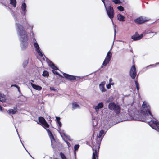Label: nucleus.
I'll return each instance as SVG.
<instances>
[{
    "instance_id": "f257e3e1",
    "label": "nucleus",
    "mask_w": 159,
    "mask_h": 159,
    "mask_svg": "<svg viewBox=\"0 0 159 159\" xmlns=\"http://www.w3.org/2000/svg\"><path fill=\"white\" fill-rule=\"evenodd\" d=\"M17 26L19 35L21 38L22 45V48L23 49H25L27 47L28 44V34L22 25L18 24Z\"/></svg>"
},
{
    "instance_id": "f03ea898",
    "label": "nucleus",
    "mask_w": 159,
    "mask_h": 159,
    "mask_svg": "<svg viewBox=\"0 0 159 159\" xmlns=\"http://www.w3.org/2000/svg\"><path fill=\"white\" fill-rule=\"evenodd\" d=\"M104 134V131L101 130L99 134L96 139V143L95 145L93 144V148H92L93 150H94V152L93 153L92 159H96V157L98 159L99 149L100 148V143L102 141Z\"/></svg>"
},
{
    "instance_id": "7ed1b4c3",
    "label": "nucleus",
    "mask_w": 159,
    "mask_h": 159,
    "mask_svg": "<svg viewBox=\"0 0 159 159\" xmlns=\"http://www.w3.org/2000/svg\"><path fill=\"white\" fill-rule=\"evenodd\" d=\"M109 109L113 111L116 114H119L121 111V108L120 106L116 105L114 102H111L109 103L108 106Z\"/></svg>"
},
{
    "instance_id": "20e7f679",
    "label": "nucleus",
    "mask_w": 159,
    "mask_h": 159,
    "mask_svg": "<svg viewBox=\"0 0 159 159\" xmlns=\"http://www.w3.org/2000/svg\"><path fill=\"white\" fill-rule=\"evenodd\" d=\"M105 8L108 17L113 22L112 19L114 17L115 13L113 7L111 6H110L108 7L107 8L106 7Z\"/></svg>"
},
{
    "instance_id": "39448f33",
    "label": "nucleus",
    "mask_w": 159,
    "mask_h": 159,
    "mask_svg": "<svg viewBox=\"0 0 159 159\" xmlns=\"http://www.w3.org/2000/svg\"><path fill=\"white\" fill-rule=\"evenodd\" d=\"M38 120L39 122L40 123V125L45 129H46L47 128H49V125L47 122L44 117H39L38 118Z\"/></svg>"
},
{
    "instance_id": "423d86ee",
    "label": "nucleus",
    "mask_w": 159,
    "mask_h": 159,
    "mask_svg": "<svg viewBox=\"0 0 159 159\" xmlns=\"http://www.w3.org/2000/svg\"><path fill=\"white\" fill-rule=\"evenodd\" d=\"M142 107L144 109L146 108L145 111L146 114L148 115V114L152 117H153V116L151 113V108L150 106L147 104V103L145 102H143L142 105Z\"/></svg>"
},
{
    "instance_id": "0eeeda50",
    "label": "nucleus",
    "mask_w": 159,
    "mask_h": 159,
    "mask_svg": "<svg viewBox=\"0 0 159 159\" xmlns=\"http://www.w3.org/2000/svg\"><path fill=\"white\" fill-rule=\"evenodd\" d=\"M63 75L64 76L65 78L70 81L74 80H77L80 79V77H76L73 75H69L66 73H64Z\"/></svg>"
},
{
    "instance_id": "6e6552de",
    "label": "nucleus",
    "mask_w": 159,
    "mask_h": 159,
    "mask_svg": "<svg viewBox=\"0 0 159 159\" xmlns=\"http://www.w3.org/2000/svg\"><path fill=\"white\" fill-rule=\"evenodd\" d=\"M137 74L135 66L134 65H133L130 68L129 71V75L132 78H135Z\"/></svg>"
},
{
    "instance_id": "1a4fd4ad",
    "label": "nucleus",
    "mask_w": 159,
    "mask_h": 159,
    "mask_svg": "<svg viewBox=\"0 0 159 159\" xmlns=\"http://www.w3.org/2000/svg\"><path fill=\"white\" fill-rule=\"evenodd\" d=\"M148 21L146 17L140 16L134 20V22L136 23L140 24Z\"/></svg>"
},
{
    "instance_id": "9d476101",
    "label": "nucleus",
    "mask_w": 159,
    "mask_h": 159,
    "mask_svg": "<svg viewBox=\"0 0 159 159\" xmlns=\"http://www.w3.org/2000/svg\"><path fill=\"white\" fill-rule=\"evenodd\" d=\"M143 37V34L139 35L138 32H136L134 34L131 36V39L134 41H137L141 39Z\"/></svg>"
},
{
    "instance_id": "9b49d317",
    "label": "nucleus",
    "mask_w": 159,
    "mask_h": 159,
    "mask_svg": "<svg viewBox=\"0 0 159 159\" xmlns=\"http://www.w3.org/2000/svg\"><path fill=\"white\" fill-rule=\"evenodd\" d=\"M34 46L36 49V51L38 53L40 57H43V54L40 50V48L38 44L36 42H35L34 43Z\"/></svg>"
},
{
    "instance_id": "f8f14e48",
    "label": "nucleus",
    "mask_w": 159,
    "mask_h": 159,
    "mask_svg": "<svg viewBox=\"0 0 159 159\" xmlns=\"http://www.w3.org/2000/svg\"><path fill=\"white\" fill-rule=\"evenodd\" d=\"M105 84V82H102L101 83L99 84V87L100 90L102 92H105L106 91V89H105L104 85Z\"/></svg>"
},
{
    "instance_id": "ddd939ff",
    "label": "nucleus",
    "mask_w": 159,
    "mask_h": 159,
    "mask_svg": "<svg viewBox=\"0 0 159 159\" xmlns=\"http://www.w3.org/2000/svg\"><path fill=\"white\" fill-rule=\"evenodd\" d=\"M31 84L32 87L34 89H35V90H37L38 91H40L42 89V87L38 85H37L36 84H34L32 83H31Z\"/></svg>"
},
{
    "instance_id": "4468645a",
    "label": "nucleus",
    "mask_w": 159,
    "mask_h": 159,
    "mask_svg": "<svg viewBox=\"0 0 159 159\" xmlns=\"http://www.w3.org/2000/svg\"><path fill=\"white\" fill-rule=\"evenodd\" d=\"M117 17L118 20L119 21H124L125 20V17L121 14H118Z\"/></svg>"
},
{
    "instance_id": "2eb2a0df",
    "label": "nucleus",
    "mask_w": 159,
    "mask_h": 159,
    "mask_svg": "<svg viewBox=\"0 0 159 159\" xmlns=\"http://www.w3.org/2000/svg\"><path fill=\"white\" fill-rule=\"evenodd\" d=\"M103 107V103L102 102L99 103L98 105L95 107V110L96 112H98L99 109L102 108Z\"/></svg>"
},
{
    "instance_id": "dca6fc26",
    "label": "nucleus",
    "mask_w": 159,
    "mask_h": 159,
    "mask_svg": "<svg viewBox=\"0 0 159 159\" xmlns=\"http://www.w3.org/2000/svg\"><path fill=\"white\" fill-rule=\"evenodd\" d=\"M72 108L73 109L76 108H80V107L79 105L77 104L76 102H74L72 103Z\"/></svg>"
},
{
    "instance_id": "f3484780",
    "label": "nucleus",
    "mask_w": 159,
    "mask_h": 159,
    "mask_svg": "<svg viewBox=\"0 0 159 159\" xmlns=\"http://www.w3.org/2000/svg\"><path fill=\"white\" fill-rule=\"evenodd\" d=\"M8 111L9 114H15L17 112V108H14V109H9L8 110Z\"/></svg>"
},
{
    "instance_id": "a211bd4d",
    "label": "nucleus",
    "mask_w": 159,
    "mask_h": 159,
    "mask_svg": "<svg viewBox=\"0 0 159 159\" xmlns=\"http://www.w3.org/2000/svg\"><path fill=\"white\" fill-rule=\"evenodd\" d=\"M111 59L106 57L102 63V65L103 66H106L109 63Z\"/></svg>"
},
{
    "instance_id": "6ab92c4d",
    "label": "nucleus",
    "mask_w": 159,
    "mask_h": 159,
    "mask_svg": "<svg viewBox=\"0 0 159 159\" xmlns=\"http://www.w3.org/2000/svg\"><path fill=\"white\" fill-rule=\"evenodd\" d=\"M49 65L52 69L55 70H57L58 69V68L51 61L49 63Z\"/></svg>"
},
{
    "instance_id": "aec40b11",
    "label": "nucleus",
    "mask_w": 159,
    "mask_h": 159,
    "mask_svg": "<svg viewBox=\"0 0 159 159\" xmlns=\"http://www.w3.org/2000/svg\"><path fill=\"white\" fill-rule=\"evenodd\" d=\"M6 100L5 96L4 95L0 94V102H4Z\"/></svg>"
},
{
    "instance_id": "412c9836",
    "label": "nucleus",
    "mask_w": 159,
    "mask_h": 159,
    "mask_svg": "<svg viewBox=\"0 0 159 159\" xmlns=\"http://www.w3.org/2000/svg\"><path fill=\"white\" fill-rule=\"evenodd\" d=\"M26 4L25 3H23L22 5L21 8L22 10L23 11L25 12L24 13V15H25V11H26Z\"/></svg>"
},
{
    "instance_id": "4be33fe9",
    "label": "nucleus",
    "mask_w": 159,
    "mask_h": 159,
    "mask_svg": "<svg viewBox=\"0 0 159 159\" xmlns=\"http://www.w3.org/2000/svg\"><path fill=\"white\" fill-rule=\"evenodd\" d=\"M154 125H155L156 126H157V128L158 129V130L159 131V123L156 121L153 120L152 123Z\"/></svg>"
},
{
    "instance_id": "5701e85b",
    "label": "nucleus",
    "mask_w": 159,
    "mask_h": 159,
    "mask_svg": "<svg viewBox=\"0 0 159 159\" xmlns=\"http://www.w3.org/2000/svg\"><path fill=\"white\" fill-rule=\"evenodd\" d=\"M10 4L12 5L14 7H16V0H10Z\"/></svg>"
},
{
    "instance_id": "b1692460",
    "label": "nucleus",
    "mask_w": 159,
    "mask_h": 159,
    "mask_svg": "<svg viewBox=\"0 0 159 159\" xmlns=\"http://www.w3.org/2000/svg\"><path fill=\"white\" fill-rule=\"evenodd\" d=\"M47 131L50 137H51L52 138L54 139V137L53 135V134L51 131L48 129H45Z\"/></svg>"
},
{
    "instance_id": "393cba45",
    "label": "nucleus",
    "mask_w": 159,
    "mask_h": 159,
    "mask_svg": "<svg viewBox=\"0 0 159 159\" xmlns=\"http://www.w3.org/2000/svg\"><path fill=\"white\" fill-rule=\"evenodd\" d=\"M42 75L44 77H48L49 75V74L48 71L45 70L43 72Z\"/></svg>"
},
{
    "instance_id": "a878e982",
    "label": "nucleus",
    "mask_w": 159,
    "mask_h": 159,
    "mask_svg": "<svg viewBox=\"0 0 159 159\" xmlns=\"http://www.w3.org/2000/svg\"><path fill=\"white\" fill-rule=\"evenodd\" d=\"M111 56H112V53H111V52L110 51H109L108 52L106 57L107 58H109L111 59Z\"/></svg>"
},
{
    "instance_id": "bb28decb",
    "label": "nucleus",
    "mask_w": 159,
    "mask_h": 159,
    "mask_svg": "<svg viewBox=\"0 0 159 159\" xmlns=\"http://www.w3.org/2000/svg\"><path fill=\"white\" fill-rule=\"evenodd\" d=\"M60 156L62 159H67L66 156L62 152L60 153Z\"/></svg>"
},
{
    "instance_id": "cd10ccee",
    "label": "nucleus",
    "mask_w": 159,
    "mask_h": 159,
    "mask_svg": "<svg viewBox=\"0 0 159 159\" xmlns=\"http://www.w3.org/2000/svg\"><path fill=\"white\" fill-rule=\"evenodd\" d=\"M135 85H136V87L137 90L138 92L139 90V84L137 80H135Z\"/></svg>"
},
{
    "instance_id": "c85d7f7f",
    "label": "nucleus",
    "mask_w": 159,
    "mask_h": 159,
    "mask_svg": "<svg viewBox=\"0 0 159 159\" xmlns=\"http://www.w3.org/2000/svg\"><path fill=\"white\" fill-rule=\"evenodd\" d=\"M117 8L119 10L121 11H123L124 10L123 7L121 6L118 7Z\"/></svg>"
},
{
    "instance_id": "c756f323",
    "label": "nucleus",
    "mask_w": 159,
    "mask_h": 159,
    "mask_svg": "<svg viewBox=\"0 0 159 159\" xmlns=\"http://www.w3.org/2000/svg\"><path fill=\"white\" fill-rule=\"evenodd\" d=\"M79 147V145L78 144H76L74 146V149L75 151H77Z\"/></svg>"
},
{
    "instance_id": "7c9ffc66",
    "label": "nucleus",
    "mask_w": 159,
    "mask_h": 159,
    "mask_svg": "<svg viewBox=\"0 0 159 159\" xmlns=\"http://www.w3.org/2000/svg\"><path fill=\"white\" fill-rule=\"evenodd\" d=\"M52 72L54 74H56L58 75H59L60 77H62V76L57 72L54 70H52Z\"/></svg>"
},
{
    "instance_id": "2f4dec72",
    "label": "nucleus",
    "mask_w": 159,
    "mask_h": 159,
    "mask_svg": "<svg viewBox=\"0 0 159 159\" xmlns=\"http://www.w3.org/2000/svg\"><path fill=\"white\" fill-rule=\"evenodd\" d=\"M114 84V83H110L109 84L107 85V87L108 89H109L111 87V85H113Z\"/></svg>"
},
{
    "instance_id": "473e14b6",
    "label": "nucleus",
    "mask_w": 159,
    "mask_h": 159,
    "mask_svg": "<svg viewBox=\"0 0 159 159\" xmlns=\"http://www.w3.org/2000/svg\"><path fill=\"white\" fill-rule=\"evenodd\" d=\"M94 134H95V132L93 131V135H92L91 137V140H92V142H93V141L94 138ZM92 144L93 145V144L94 145V144H93V143H92Z\"/></svg>"
},
{
    "instance_id": "72a5a7b5",
    "label": "nucleus",
    "mask_w": 159,
    "mask_h": 159,
    "mask_svg": "<svg viewBox=\"0 0 159 159\" xmlns=\"http://www.w3.org/2000/svg\"><path fill=\"white\" fill-rule=\"evenodd\" d=\"M150 125L153 129H155L157 128V126H156L154 124L152 123L149 124Z\"/></svg>"
},
{
    "instance_id": "f704fd0d",
    "label": "nucleus",
    "mask_w": 159,
    "mask_h": 159,
    "mask_svg": "<svg viewBox=\"0 0 159 159\" xmlns=\"http://www.w3.org/2000/svg\"><path fill=\"white\" fill-rule=\"evenodd\" d=\"M112 2H114L115 4H117L119 3L120 0H113L112 1Z\"/></svg>"
},
{
    "instance_id": "c9c22d12",
    "label": "nucleus",
    "mask_w": 159,
    "mask_h": 159,
    "mask_svg": "<svg viewBox=\"0 0 159 159\" xmlns=\"http://www.w3.org/2000/svg\"><path fill=\"white\" fill-rule=\"evenodd\" d=\"M65 142H66V143L67 144L68 146L69 147H70L71 146V144L69 142H68L67 141H65Z\"/></svg>"
},
{
    "instance_id": "e433bc0d",
    "label": "nucleus",
    "mask_w": 159,
    "mask_h": 159,
    "mask_svg": "<svg viewBox=\"0 0 159 159\" xmlns=\"http://www.w3.org/2000/svg\"><path fill=\"white\" fill-rule=\"evenodd\" d=\"M27 63H28L27 62H25V64L24 63L23 64V66L24 67H25L26 66V65H27Z\"/></svg>"
},
{
    "instance_id": "4c0bfd02",
    "label": "nucleus",
    "mask_w": 159,
    "mask_h": 159,
    "mask_svg": "<svg viewBox=\"0 0 159 159\" xmlns=\"http://www.w3.org/2000/svg\"><path fill=\"white\" fill-rule=\"evenodd\" d=\"M11 86H14L16 87L17 88H19V86L18 85H17L16 84L12 85Z\"/></svg>"
},
{
    "instance_id": "58836bf2",
    "label": "nucleus",
    "mask_w": 159,
    "mask_h": 159,
    "mask_svg": "<svg viewBox=\"0 0 159 159\" xmlns=\"http://www.w3.org/2000/svg\"><path fill=\"white\" fill-rule=\"evenodd\" d=\"M50 89L51 90H53V91H56V89H54V88L53 87H50Z\"/></svg>"
},
{
    "instance_id": "ea45409f",
    "label": "nucleus",
    "mask_w": 159,
    "mask_h": 159,
    "mask_svg": "<svg viewBox=\"0 0 159 159\" xmlns=\"http://www.w3.org/2000/svg\"><path fill=\"white\" fill-rule=\"evenodd\" d=\"M57 123H58V124L59 125V127H61L62 124H61V122L60 121V122H58Z\"/></svg>"
},
{
    "instance_id": "a19ab883",
    "label": "nucleus",
    "mask_w": 159,
    "mask_h": 159,
    "mask_svg": "<svg viewBox=\"0 0 159 159\" xmlns=\"http://www.w3.org/2000/svg\"><path fill=\"white\" fill-rule=\"evenodd\" d=\"M56 119L57 121L60 120V117H56Z\"/></svg>"
},
{
    "instance_id": "79ce46f5",
    "label": "nucleus",
    "mask_w": 159,
    "mask_h": 159,
    "mask_svg": "<svg viewBox=\"0 0 159 159\" xmlns=\"http://www.w3.org/2000/svg\"><path fill=\"white\" fill-rule=\"evenodd\" d=\"M112 81V78H110L109 79V81L110 83H111V82Z\"/></svg>"
},
{
    "instance_id": "37998d69",
    "label": "nucleus",
    "mask_w": 159,
    "mask_h": 159,
    "mask_svg": "<svg viewBox=\"0 0 159 159\" xmlns=\"http://www.w3.org/2000/svg\"><path fill=\"white\" fill-rule=\"evenodd\" d=\"M105 0H102V2H103V3L104 4V6H105V7H106V5H105V2H104Z\"/></svg>"
},
{
    "instance_id": "c03bdc74",
    "label": "nucleus",
    "mask_w": 159,
    "mask_h": 159,
    "mask_svg": "<svg viewBox=\"0 0 159 159\" xmlns=\"http://www.w3.org/2000/svg\"><path fill=\"white\" fill-rule=\"evenodd\" d=\"M17 89H18V91L19 92H20V87H19V88H18Z\"/></svg>"
},
{
    "instance_id": "a18cd8bd",
    "label": "nucleus",
    "mask_w": 159,
    "mask_h": 159,
    "mask_svg": "<svg viewBox=\"0 0 159 159\" xmlns=\"http://www.w3.org/2000/svg\"><path fill=\"white\" fill-rule=\"evenodd\" d=\"M57 123H58V122H60V120H57Z\"/></svg>"
},
{
    "instance_id": "49530a36",
    "label": "nucleus",
    "mask_w": 159,
    "mask_h": 159,
    "mask_svg": "<svg viewBox=\"0 0 159 159\" xmlns=\"http://www.w3.org/2000/svg\"><path fill=\"white\" fill-rule=\"evenodd\" d=\"M31 81H32V82H34V81H33V80H31Z\"/></svg>"
},
{
    "instance_id": "de8ad7c7",
    "label": "nucleus",
    "mask_w": 159,
    "mask_h": 159,
    "mask_svg": "<svg viewBox=\"0 0 159 159\" xmlns=\"http://www.w3.org/2000/svg\"><path fill=\"white\" fill-rule=\"evenodd\" d=\"M157 64H159V63H157Z\"/></svg>"
},
{
    "instance_id": "09e8293b",
    "label": "nucleus",
    "mask_w": 159,
    "mask_h": 159,
    "mask_svg": "<svg viewBox=\"0 0 159 159\" xmlns=\"http://www.w3.org/2000/svg\"><path fill=\"white\" fill-rule=\"evenodd\" d=\"M58 159L57 158H55V159Z\"/></svg>"
}]
</instances>
